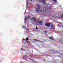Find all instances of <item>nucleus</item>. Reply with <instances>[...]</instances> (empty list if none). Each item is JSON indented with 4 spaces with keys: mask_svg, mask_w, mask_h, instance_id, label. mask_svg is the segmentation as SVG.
<instances>
[{
    "mask_svg": "<svg viewBox=\"0 0 63 63\" xmlns=\"http://www.w3.org/2000/svg\"><path fill=\"white\" fill-rule=\"evenodd\" d=\"M37 8L36 9V10H35L36 12V13H39V12H43L46 13H47L48 12V11L49 12H51L52 9H51V8H52V6H51V7H49V9H47V7H44L43 8V10H42V9H40L39 10V9H40L41 8V6L38 4L37 5Z\"/></svg>",
    "mask_w": 63,
    "mask_h": 63,
    "instance_id": "obj_1",
    "label": "nucleus"
},
{
    "mask_svg": "<svg viewBox=\"0 0 63 63\" xmlns=\"http://www.w3.org/2000/svg\"><path fill=\"white\" fill-rule=\"evenodd\" d=\"M43 2V4L44 5H45L46 4V0H39V1L38 2H40V3H42V2Z\"/></svg>",
    "mask_w": 63,
    "mask_h": 63,
    "instance_id": "obj_2",
    "label": "nucleus"
},
{
    "mask_svg": "<svg viewBox=\"0 0 63 63\" xmlns=\"http://www.w3.org/2000/svg\"><path fill=\"white\" fill-rule=\"evenodd\" d=\"M31 20H33V21H34V22H36V18H31Z\"/></svg>",
    "mask_w": 63,
    "mask_h": 63,
    "instance_id": "obj_3",
    "label": "nucleus"
},
{
    "mask_svg": "<svg viewBox=\"0 0 63 63\" xmlns=\"http://www.w3.org/2000/svg\"><path fill=\"white\" fill-rule=\"evenodd\" d=\"M50 23H47L45 24V26H47V27H49L50 26Z\"/></svg>",
    "mask_w": 63,
    "mask_h": 63,
    "instance_id": "obj_4",
    "label": "nucleus"
},
{
    "mask_svg": "<svg viewBox=\"0 0 63 63\" xmlns=\"http://www.w3.org/2000/svg\"><path fill=\"white\" fill-rule=\"evenodd\" d=\"M25 22L27 20V19H28V18H27V17L26 16V17H25Z\"/></svg>",
    "mask_w": 63,
    "mask_h": 63,
    "instance_id": "obj_5",
    "label": "nucleus"
},
{
    "mask_svg": "<svg viewBox=\"0 0 63 63\" xmlns=\"http://www.w3.org/2000/svg\"><path fill=\"white\" fill-rule=\"evenodd\" d=\"M25 43H28V44H31V43H30V42L29 41L28 42L27 41H26Z\"/></svg>",
    "mask_w": 63,
    "mask_h": 63,
    "instance_id": "obj_6",
    "label": "nucleus"
},
{
    "mask_svg": "<svg viewBox=\"0 0 63 63\" xmlns=\"http://www.w3.org/2000/svg\"><path fill=\"white\" fill-rule=\"evenodd\" d=\"M39 23H40L41 25H43V22H42V21L41 22V21H39Z\"/></svg>",
    "mask_w": 63,
    "mask_h": 63,
    "instance_id": "obj_7",
    "label": "nucleus"
},
{
    "mask_svg": "<svg viewBox=\"0 0 63 63\" xmlns=\"http://www.w3.org/2000/svg\"><path fill=\"white\" fill-rule=\"evenodd\" d=\"M21 50H22V51H25V49H22L21 48Z\"/></svg>",
    "mask_w": 63,
    "mask_h": 63,
    "instance_id": "obj_8",
    "label": "nucleus"
},
{
    "mask_svg": "<svg viewBox=\"0 0 63 63\" xmlns=\"http://www.w3.org/2000/svg\"><path fill=\"white\" fill-rule=\"evenodd\" d=\"M44 33H45L46 34H47V31H44L43 32Z\"/></svg>",
    "mask_w": 63,
    "mask_h": 63,
    "instance_id": "obj_9",
    "label": "nucleus"
},
{
    "mask_svg": "<svg viewBox=\"0 0 63 63\" xmlns=\"http://www.w3.org/2000/svg\"><path fill=\"white\" fill-rule=\"evenodd\" d=\"M29 59H30V60H31L32 61H34V60L33 59H32L31 58H29Z\"/></svg>",
    "mask_w": 63,
    "mask_h": 63,
    "instance_id": "obj_10",
    "label": "nucleus"
},
{
    "mask_svg": "<svg viewBox=\"0 0 63 63\" xmlns=\"http://www.w3.org/2000/svg\"><path fill=\"white\" fill-rule=\"evenodd\" d=\"M27 18H31V17L30 16H27Z\"/></svg>",
    "mask_w": 63,
    "mask_h": 63,
    "instance_id": "obj_11",
    "label": "nucleus"
},
{
    "mask_svg": "<svg viewBox=\"0 0 63 63\" xmlns=\"http://www.w3.org/2000/svg\"><path fill=\"white\" fill-rule=\"evenodd\" d=\"M53 1H55V3H56V2H57V0H53Z\"/></svg>",
    "mask_w": 63,
    "mask_h": 63,
    "instance_id": "obj_12",
    "label": "nucleus"
},
{
    "mask_svg": "<svg viewBox=\"0 0 63 63\" xmlns=\"http://www.w3.org/2000/svg\"><path fill=\"white\" fill-rule=\"evenodd\" d=\"M49 38L50 39H51V40H53V39H52V38L51 37H49Z\"/></svg>",
    "mask_w": 63,
    "mask_h": 63,
    "instance_id": "obj_13",
    "label": "nucleus"
},
{
    "mask_svg": "<svg viewBox=\"0 0 63 63\" xmlns=\"http://www.w3.org/2000/svg\"><path fill=\"white\" fill-rule=\"evenodd\" d=\"M34 40H35V41H38V42L39 41L37 39H34Z\"/></svg>",
    "mask_w": 63,
    "mask_h": 63,
    "instance_id": "obj_14",
    "label": "nucleus"
},
{
    "mask_svg": "<svg viewBox=\"0 0 63 63\" xmlns=\"http://www.w3.org/2000/svg\"><path fill=\"white\" fill-rule=\"evenodd\" d=\"M28 38L27 37V38H26V40H28Z\"/></svg>",
    "mask_w": 63,
    "mask_h": 63,
    "instance_id": "obj_15",
    "label": "nucleus"
},
{
    "mask_svg": "<svg viewBox=\"0 0 63 63\" xmlns=\"http://www.w3.org/2000/svg\"><path fill=\"white\" fill-rule=\"evenodd\" d=\"M28 5H27V8H28Z\"/></svg>",
    "mask_w": 63,
    "mask_h": 63,
    "instance_id": "obj_16",
    "label": "nucleus"
},
{
    "mask_svg": "<svg viewBox=\"0 0 63 63\" xmlns=\"http://www.w3.org/2000/svg\"><path fill=\"white\" fill-rule=\"evenodd\" d=\"M23 28H24L25 27V26H22Z\"/></svg>",
    "mask_w": 63,
    "mask_h": 63,
    "instance_id": "obj_17",
    "label": "nucleus"
},
{
    "mask_svg": "<svg viewBox=\"0 0 63 63\" xmlns=\"http://www.w3.org/2000/svg\"><path fill=\"white\" fill-rule=\"evenodd\" d=\"M52 29H55V28H54V27H53Z\"/></svg>",
    "mask_w": 63,
    "mask_h": 63,
    "instance_id": "obj_18",
    "label": "nucleus"
},
{
    "mask_svg": "<svg viewBox=\"0 0 63 63\" xmlns=\"http://www.w3.org/2000/svg\"><path fill=\"white\" fill-rule=\"evenodd\" d=\"M51 26L52 27H53V25H52Z\"/></svg>",
    "mask_w": 63,
    "mask_h": 63,
    "instance_id": "obj_19",
    "label": "nucleus"
},
{
    "mask_svg": "<svg viewBox=\"0 0 63 63\" xmlns=\"http://www.w3.org/2000/svg\"><path fill=\"white\" fill-rule=\"evenodd\" d=\"M36 29L37 30L38 29L37 28V27H36Z\"/></svg>",
    "mask_w": 63,
    "mask_h": 63,
    "instance_id": "obj_20",
    "label": "nucleus"
},
{
    "mask_svg": "<svg viewBox=\"0 0 63 63\" xmlns=\"http://www.w3.org/2000/svg\"><path fill=\"white\" fill-rule=\"evenodd\" d=\"M61 17H62V18H63V16H62Z\"/></svg>",
    "mask_w": 63,
    "mask_h": 63,
    "instance_id": "obj_21",
    "label": "nucleus"
},
{
    "mask_svg": "<svg viewBox=\"0 0 63 63\" xmlns=\"http://www.w3.org/2000/svg\"><path fill=\"white\" fill-rule=\"evenodd\" d=\"M22 40H25V39H22Z\"/></svg>",
    "mask_w": 63,
    "mask_h": 63,
    "instance_id": "obj_22",
    "label": "nucleus"
},
{
    "mask_svg": "<svg viewBox=\"0 0 63 63\" xmlns=\"http://www.w3.org/2000/svg\"><path fill=\"white\" fill-rule=\"evenodd\" d=\"M27 2H28V0H27Z\"/></svg>",
    "mask_w": 63,
    "mask_h": 63,
    "instance_id": "obj_23",
    "label": "nucleus"
},
{
    "mask_svg": "<svg viewBox=\"0 0 63 63\" xmlns=\"http://www.w3.org/2000/svg\"><path fill=\"white\" fill-rule=\"evenodd\" d=\"M46 36H48L47 35V34H46Z\"/></svg>",
    "mask_w": 63,
    "mask_h": 63,
    "instance_id": "obj_24",
    "label": "nucleus"
},
{
    "mask_svg": "<svg viewBox=\"0 0 63 63\" xmlns=\"http://www.w3.org/2000/svg\"><path fill=\"white\" fill-rule=\"evenodd\" d=\"M30 1H32V0H31Z\"/></svg>",
    "mask_w": 63,
    "mask_h": 63,
    "instance_id": "obj_25",
    "label": "nucleus"
},
{
    "mask_svg": "<svg viewBox=\"0 0 63 63\" xmlns=\"http://www.w3.org/2000/svg\"><path fill=\"white\" fill-rule=\"evenodd\" d=\"M27 4H28V3H27Z\"/></svg>",
    "mask_w": 63,
    "mask_h": 63,
    "instance_id": "obj_26",
    "label": "nucleus"
},
{
    "mask_svg": "<svg viewBox=\"0 0 63 63\" xmlns=\"http://www.w3.org/2000/svg\"><path fill=\"white\" fill-rule=\"evenodd\" d=\"M62 27H63V26H62Z\"/></svg>",
    "mask_w": 63,
    "mask_h": 63,
    "instance_id": "obj_27",
    "label": "nucleus"
},
{
    "mask_svg": "<svg viewBox=\"0 0 63 63\" xmlns=\"http://www.w3.org/2000/svg\"><path fill=\"white\" fill-rule=\"evenodd\" d=\"M27 30H28V29H27Z\"/></svg>",
    "mask_w": 63,
    "mask_h": 63,
    "instance_id": "obj_28",
    "label": "nucleus"
},
{
    "mask_svg": "<svg viewBox=\"0 0 63 63\" xmlns=\"http://www.w3.org/2000/svg\"><path fill=\"white\" fill-rule=\"evenodd\" d=\"M23 59H24V58H23Z\"/></svg>",
    "mask_w": 63,
    "mask_h": 63,
    "instance_id": "obj_29",
    "label": "nucleus"
},
{
    "mask_svg": "<svg viewBox=\"0 0 63 63\" xmlns=\"http://www.w3.org/2000/svg\"><path fill=\"white\" fill-rule=\"evenodd\" d=\"M60 7H61V6H60Z\"/></svg>",
    "mask_w": 63,
    "mask_h": 63,
    "instance_id": "obj_30",
    "label": "nucleus"
},
{
    "mask_svg": "<svg viewBox=\"0 0 63 63\" xmlns=\"http://www.w3.org/2000/svg\"><path fill=\"white\" fill-rule=\"evenodd\" d=\"M53 16V17H54V16Z\"/></svg>",
    "mask_w": 63,
    "mask_h": 63,
    "instance_id": "obj_31",
    "label": "nucleus"
},
{
    "mask_svg": "<svg viewBox=\"0 0 63 63\" xmlns=\"http://www.w3.org/2000/svg\"><path fill=\"white\" fill-rule=\"evenodd\" d=\"M25 12H26V11H25Z\"/></svg>",
    "mask_w": 63,
    "mask_h": 63,
    "instance_id": "obj_32",
    "label": "nucleus"
}]
</instances>
